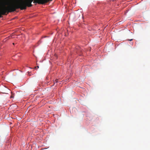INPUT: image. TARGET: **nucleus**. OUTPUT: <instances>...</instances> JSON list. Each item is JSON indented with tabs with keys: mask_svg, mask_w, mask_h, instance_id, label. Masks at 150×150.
I'll return each instance as SVG.
<instances>
[{
	"mask_svg": "<svg viewBox=\"0 0 150 150\" xmlns=\"http://www.w3.org/2000/svg\"><path fill=\"white\" fill-rule=\"evenodd\" d=\"M57 80H55L54 81V83H57Z\"/></svg>",
	"mask_w": 150,
	"mask_h": 150,
	"instance_id": "f03ea898",
	"label": "nucleus"
},
{
	"mask_svg": "<svg viewBox=\"0 0 150 150\" xmlns=\"http://www.w3.org/2000/svg\"><path fill=\"white\" fill-rule=\"evenodd\" d=\"M13 45H14V43H13Z\"/></svg>",
	"mask_w": 150,
	"mask_h": 150,
	"instance_id": "423d86ee",
	"label": "nucleus"
},
{
	"mask_svg": "<svg viewBox=\"0 0 150 150\" xmlns=\"http://www.w3.org/2000/svg\"><path fill=\"white\" fill-rule=\"evenodd\" d=\"M4 6H6L5 5H3L1 6V7H0V18L2 16V15H5L6 14V13L7 12H5L4 14H3V9L4 8Z\"/></svg>",
	"mask_w": 150,
	"mask_h": 150,
	"instance_id": "f257e3e1",
	"label": "nucleus"
},
{
	"mask_svg": "<svg viewBox=\"0 0 150 150\" xmlns=\"http://www.w3.org/2000/svg\"><path fill=\"white\" fill-rule=\"evenodd\" d=\"M14 96H13V95H12L11 96V98H13Z\"/></svg>",
	"mask_w": 150,
	"mask_h": 150,
	"instance_id": "20e7f679",
	"label": "nucleus"
},
{
	"mask_svg": "<svg viewBox=\"0 0 150 150\" xmlns=\"http://www.w3.org/2000/svg\"><path fill=\"white\" fill-rule=\"evenodd\" d=\"M39 68V66H38L37 67H35V68Z\"/></svg>",
	"mask_w": 150,
	"mask_h": 150,
	"instance_id": "7ed1b4c3",
	"label": "nucleus"
},
{
	"mask_svg": "<svg viewBox=\"0 0 150 150\" xmlns=\"http://www.w3.org/2000/svg\"><path fill=\"white\" fill-rule=\"evenodd\" d=\"M132 39H131L130 40H129L130 41H132Z\"/></svg>",
	"mask_w": 150,
	"mask_h": 150,
	"instance_id": "39448f33",
	"label": "nucleus"
}]
</instances>
